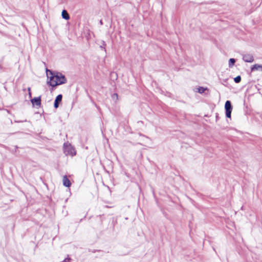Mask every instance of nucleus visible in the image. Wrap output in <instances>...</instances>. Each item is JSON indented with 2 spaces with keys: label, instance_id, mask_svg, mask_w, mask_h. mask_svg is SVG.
<instances>
[{
  "label": "nucleus",
  "instance_id": "nucleus-1",
  "mask_svg": "<svg viewBox=\"0 0 262 262\" xmlns=\"http://www.w3.org/2000/svg\"><path fill=\"white\" fill-rule=\"evenodd\" d=\"M46 74L49 80L48 83L53 87L66 82L67 80L65 76L60 73L52 72L47 69Z\"/></svg>",
  "mask_w": 262,
  "mask_h": 262
},
{
  "label": "nucleus",
  "instance_id": "nucleus-2",
  "mask_svg": "<svg viewBox=\"0 0 262 262\" xmlns=\"http://www.w3.org/2000/svg\"><path fill=\"white\" fill-rule=\"evenodd\" d=\"M63 151L67 156H74L76 155L75 148L68 142L63 144Z\"/></svg>",
  "mask_w": 262,
  "mask_h": 262
},
{
  "label": "nucleus",
  "instance_id": "nucleus-3",
  "mask_svg": "<svg viewBox=\"0 0 262 262\" xmlns=\"http://www.w3.org/2000/svg\"><path fill=\"white\" fill-rule=\"evenodd\" d=\"M225 108L226 110V116L227 118H231V114L232 110V107L230 101L227 100L225 102Z\"/></svg>",
  "mask_w": 262,
  "mask_h": 262
},
{
  "label": "nucleus",
  "instance_id": "nucleus-4",
  "mask_svg": "<svg viewBox=\"0 0 262 262\" xmlns=\"http://www.w3.org/2000/svg\"><path fill=\"white\" fill-rule=\"evenodd\" d=\"M243 59L247 62H252L254 61V57L252 54H247L243 55Z\"/></svg>",
  "mask_w": 262,
  "mask_h": 262
},
{
  "label": "nucleus",
  "instance_id": "nucleus-5",
  "mask_svg": "<svg viewBox=\"0 0 262 262\" xmlns=\"http://www.w3.org/2000/svg\"><path fill=\"white\" fill-rule=\"evenodd\" d=\"M31 102L33 105H36V106H40L41 104V99L40 97H35L31 100Z\"/></svg>",
  "mask_w": 262,
  "mask_h": 262
},
{
  "label": "nucleus",
  "instance_id": "nucleus-6",
  "mask_svg": "<svg viewBox=\"0 0 262 262\" xmlns=\"http://www.w3.org/2000/svg\"><path fill=\"white\" fill-rule=\"evenodd\" d=\"M62 98V96L61 94L58 95L56 97L55 102H54V107L55 108H57L58 107V102H60L61 101Z\"/></svg>",
  "mask_w": 262,
  "mask_h": 262
},
{
  "label": "nucleus",
  "instance_id": "nucleus-7",
  "mask_svg": "<svg viewBox=\"0 0 262 262\" xmlns=\"http://www.w3.org/2000/svg\"><path fill=\"white\" fill-rule=\"evenodd\" d=\"M252 71H262V65L255 64L251 68Z\"/></svg>",
  "mask_w": 262,
  "mask_h": 262
},
{
  "label": "nucleus",
  "instance_id": "nucleus-8",
  "mask_svg": "<svg viewBox=\"0 0 262 262\" xmlns=\"http://www.w3.org/2000/svg\"><path fill=\"white\" fill-rule=\"evenodd\" d=\"M63 184L66 187H70L71 186V182L66 176L63 178Z\"/></svg>",
  "mask_w": 262,
  "mask_h": 262
},
{
  "label": "nucleus",
  "instance_id": "nucleus-9",
  "mask_svg": "<svg viewBox=\"0 0 262 262\" xmlns=\"http://www.w3.org/2000/svg\"><path fill=\"white\" fill-rule=\"evenodd\" d=\"M62 17L63 18L68 20L70 18V16L66 10H63L62 12Z\"/></svg>",
  "mask_w": 262,
  "mask_h": 262
},
{
  "label": "nucleus",
  "instance_id": "nucleus-10",
  "mask_svg": "<svg viewBox=\"0 0 262 262\" xmlns=\"http://www.w3.org/2000/svg\"><path fill=\"white\" fill-rule=\"evenodd\" d=\"M235 62V60L234 58H230L229 60V67L232 68Z\"/></svg>",
  "mask_w": 262,
  "mask_h": 262
},
{
  "label": "nucleus",
  "instance_id": "nucleus-11",
  "mask_svg": "<svg viewBox=\"0 0 262 262\" xmlns=\"http://www.w3.org/2000/svg\"><path fill=\"white\" fill-rule=\"evenodd\" d=\"M206 90V88H204L203 87H199L198 89V91L199 93H203Z\"/></svg>",
  "mask_w": 262,
  "mask_h": 262
},
{
  "label": "nucleus",
  "instance_id": "nucleus-12",
  "mask_svg": "<svg viewBox=\"0 0 262 262\" xmlns=\"http://www.w3.org/2000/svg\"><path fill=\"white\" fill-rule=\"evenodd\" d=\"M234 80L235 83H239L241 81V77L240 76H237L234 78Z\"/></svg>",
  "mask_w": 262,
  "mask_h": 262
},
{
  "label": "nucleus",
  "instance_id": "nucleus-13",
  "mask_svg": "<svg viewBox=\"0 0 262 262\" xmlns=\"http://www.w3.org/2000/svg\"><path fill=\"white\" fill-rule=\"evenodd\" d=\"M105 45H105V42L104 41H103L102 42V45L100 46V48H102V49L103 48V49H104V47L105 46Z\"/></svg>",
  "mask_w": 262,
  "mask_h": 262
},
{
  "label": "nucleus",
  "instance_id": "nucleus-14",
  "mask_svg": "<svg viewBox=\"0 0 262 262\" xmlns=\"http://www.w3.org/2000/svg\"><path fill=\"white\" fill-rule=\"evenodd\" d=\"M70 259L69 258H67L63 260V262H70Z\"/></svg>",
  "mask_w": 262,
  "mask_h": 262
},
{
  "label": "nucleus",
  "instance_id": "nucleus-15",
  "mask_svg": "<svg viewBox=\"0 0 262 262\" xmlns=\"http://www.w3.org/2000/svg\"><path fill=\"white\" fill-rule=\"evenodd\" d=\"M28 90L29 91V93L31 92V89H30V88H28Z\"/></svg>",
  "mask_w": 262,
  "mask_h": 262
},
{
  "label": "nucleus",
  "instance_id": "nucleus-16",
  "mask_svg": "<svg viewBox=\"0 0 262 262\" xmlns=\"http://www.w3.org/2000/svg\"><path fill=\"white\" fill-rule=\"evenodd\" d=\"M29 96H31V92H29Z\"/></svg>",
  "mask_w": 262,
  "mask_h": 262
}]
</instances>
